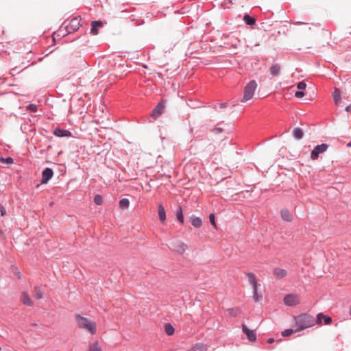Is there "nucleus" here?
I'll return each mask as SVG.
<instances>
[{"mask_svg": "<svg viewBox=\"0 0 351 351\" xmlns=\"http://www.w3.org/2000/svg\"><path fill=\"white\" fill-rule=\"evenodd\" d=\"M315 324V320L313 316L307 313H302L293 317V327L295 328V332L312 327Z\"/></svg>", "mask_w": 351, "mask_h": 351, "instance_id": "obj_1", "label": "nucleus"}, {"mask_svg": "<svg viewBox=\"0 0 351 351\" xmlns=\"http://www.w3.org/2000/svg\"><path fill=\"white\" fill-rule=\"evenodd\" d=\"M75 321L79 328L86 331L92 335L97 333V324L95 322L79 314L75 315Z\"/></svg>", "mask_w": 351, "mask_h": 351, "instance_id": "obj_2", "label": "nucleus"}, {"mask_svg": "<svg viewBox=\"0 0 351 351\" xmlns=\"http://www.w3.org/2000/svg\"><path fill=\"white\" fill-rule=\"evenodd\" d=\"M257 88V83L255 80H251L245 87L242 102H246L251 99Z\"/></svg>", "mask_w": 351, "mask_h": 351, "instance_id": "obj_3", "label": "nucleus"}, {"mask_svg": "<svg viewBox=\"0 0 351 351\" xmlns=\"http://www.w3.org/2000/svg\"><path fill=\"white\" fill-rule=\"evenodd\" d=\"M169 249L179 254H183L188 249V246L179 239H173L169 244Z\"/></svg>", "mask_w": 351, "mask_h": 351, "instance_id": "obj_4", "label": "nucleus"}, {"mask_svg": "<svg viewBox=\"0 0 351 351\" xmlns=\"http://www.w3.org/2000/svg\"><path fill=\"white\" fill-rule=\"evenodd\" d=\"M247 276L248 280L253 289V293H254L253 298H254V301H256V302L261 301L263 298V296L261 293L258 292V289H257L258 283H257V280H256V276L253 273H247Z\"/></svg>", "mask_w": 351, "mask_h": 351, "instance_id": "obj_5", "label": "nucleus"}, {"mask_svg": "<svg viewBox=\"0 0 351 351\" xmlns=\"http://www.w3.org/2000/svg\"><path fill=\"white\" fill-rule=\"evenodd\" d=\"M283 301L286 305L292 306L299 304L300 298L296 293H290L285 296Z\"/></svg>", "mask_w": 351, "mask_h": 351, "instance_id": "obj_6", "label": "nucleus"}, {"mask_svg": "<svg viewBox=\"0 0 351 351\" xmlns=\"http://www.w3.org/2000/svg\"><path fill=\"white\" fill-rule=\"evenodd\" d=\"M328 147V145L326 143H323L322 145H317L311 152V158L312 160H315L318 158L319 155L325 152Z\"/></svg>", "mask_w": 351, "mask_h": 351, "instance_id": "obj_7", "label": "nucleus"}, {"mask_svg": "<svg viewBox=\"0 0 351 351\" xmlns=\"http://www.w3.org/2000/svg\"><path fill=\"white\" fill-rule=\"evenodd\" d=\"M53 175V171L50 168H46L43 170L42 173V184H46L48 181L52 178Z\"/></svg>", "mask_w": 351, "mask_h": 351, "instance_id": "obj_8", "label": "nucleus"}, {"mask_svg": "<svg viewBox=\"0 0 351 351\" xmlns=\"http://www.w3.org/2000/svg\"><path fill=\"white\" fill-rule=\"evenodd\" d=\"M104 23L101 21H95L91 23L90 33L93 35H97L99 34V28L102 27Z\"/></svg>", "mask_w": 351, "mask_h": 351, "instance_id": "obj_9", "label": "nucleus"}, {"mask_svg": "<svg viewBox=\"0 0 351 351\" xmlns=\"http://www.w3.org/2000/svg\"><path fill=\"white\" fill-rule=\"evenodd\" d=\"M272 272L274 278L276 279L283 278L287 275V270L280 267L274 268Z\"/></svg>", "mask_w": 351, "mask_h": 351, "instance_id": "obj_10", "label": "nucleus"}, {"mask_svg": "<svg viewBox=\"0 0 351 351\" xmlns=\"http://www.w3.org/2000/svg\"><path fill=\"white\" fill-rule=\"evenodd\" d=\"M165 104L162 102L159 103L152 112V117L154 119L158 118L164 111Z\"/></svg>", "mask_w": 351, "mask_h": 351, "instance_id": "obj_11", "label": "nucleus"}, {"mask_svg": "<svg viewBox=\"0 0 351 351\" xmlns=\"http://www.w3.org/2000/svg\"><path fill=\"white\" fill-rule=\"evenodd\" d=\"M321 319H324V324L326 325H328L332 322V319L330 317L324 315L323 313H320L317 316V321L315 322V323H317L318 325H322V322L321 321Z\"/></svg>", "mask_w": 351, "mask_h": 351, "instance_id": "obj_12", "label": "nucleus"}, {"mask_svg": "<svg viewBox=\"0 0 351 351\" xmlns=\"http://www.w3.org/2000/svg\"><path fill=\"white\" fill-rule=\"evenodd\" d=\"M53 134L58 137H69L71 136V133L69 130L56 128L54 129Z\"/></svg>", "mask_w": 351, "mask_h": 351, "instance_id": "obj_13", "label": "nucleus"}, {"mask_svg": "<svg viewBox=\"0 0 351 351\" xmlns=\"http://www.w3.org/2000/svg\"><path fill=\"white\" fill-rule=\"evenodd\" d=\"M243 332L247 335L248 339L251 341H255L256 334L253 330H250L245 325L242 326Z\"/></svg>", "mask_w": 351, "mask_h": 351, "instance_id": "obj_14", "label": "nucleus"}, {"mask_svg": "<svg viewBox=\"0 0 351 351\" xmlns=\"http://www.w3.org/2000/svg\"><path fill=\"white\" fill-rule=\"evenodd\" d=\"M207 347L205 344L198 343L190 348L187 351H206Z\"/></svg>", "mask_w": 351, "mask_h": 351, "instance_id": "obj_15", "label": "nucleus"}, {"mask_svg": "<svg viewBox=\"0 0 351 351\" xmlns=\"http://www.w3.org/2000/svg\"><path fill=\"white\" fill-rule=\"evenodd\" d=\"M190 221L191 224L197 228H199L202 223V219L199 217H196L195 215H192L190 217Z\"/></svg>", "mask_w": 351, "mask_h": 351, "instance_id": "obj_16", "label": "nucleus"}, {"mask_svg": "<svg viewBox=\"0 0 351 351\" xmlns=\"http://www.w3.org/2000/svg\"><path fill=\"white\" fill-rule=\"evenodd\" d=\"M281 217L286 221H291L293 217L291 213L287 209H282L281 210Z\"/></svg>", "mask_w": 351, "mask_h": 351, "instance_id": "obj_17", "label": "nucleus"}, {"mask_svg": "<svg viewBox=\"0 0 351 351\" xmlns=\"http://www.w3.org/2000/svg\"><path fill=\"white\" fill-rule=\"evenodd\" d=\"M158 213L160 220L164 222L166 220L165 210L162 204H159L158 207Z\"/></svg>", "mask_w": 351, "mask_h": 351, "instance_id": "obj_18", "label": "nucleus"}, {"mask_svg": "<svg viewBox=\"0 0 351 351\" xmlns=\"http://www.w3.org/2000/svg\"><path fill=\"white\" fill-rule=\"evenodd\" d=\"M80 26V20L77 18L73 19L69 23V27L73 31L77 30Z\"/></svg>", "mask_w": 351, "mask_h": 351, "instance_id": "obj_19", "label": "nucleus"}, {"mask_svg": "<svg viewBox=\"0 0 351 351\" xmlns=\"http://www.w3.org/2000/svg\"><path fill=\"white\" fill-rule=\"evenodd\" d=\"M280 66L276 64H273L270 69H269V71H270V73L274 75V76H277L279 75L280 73Z\"/></svg>", "mask_w": 351, "mask_h": 351, "instance_id": "obj_20", "label": "nucleus"}, {"mask_svg": "<svg viewBox=\"0 0 351 351\" xmlns=\"http://www.w3.org/2000/svg\"><path fill=\"white\" fill-rule=\"evenodd\" d=\"M228 313V315L231 317H237L239 315L241 314V311L239 308H228L227 310Z\"/></svg>", "mask_w": 351, "mask_h": 351, "instance_id": "obj_21", "label": "nucleus"}, {"mask_svg": "<svg viewBox=\"0 0 351 351\" xmlns=\"http://www.w3.org/2000/svg\"><path fill=\"white\" fill-rule=\"evenodd\" d=\"M22 300L24 304L27 306H32L33 302L30 299L29 296L26 292H23L22 294Z\"/></svg>", "mask_w": 351, "mask_h": 351, "instance_id": "obj_22", "label": "nucleus"}, {"mask_svg": "<svg viewBox=\"0 0 351 351\" xmlns=\"http://www.w3.org/2000/svg\"><path fill=\"white\" fill-rule=\"evenodd\" d=\"M333 99L335 104H338L341 100V91L339 88H335L332 94Z\"/></svg>", "mask_w": 351, "mask_h": 351, "instance_id": "obj_23", "label": "nucleus"}, {"mask_svg": "<svg viewBox=\"0 0 351 351\" xmlns=\"http://www.w3.org/2000/svg\"><path fill=\"white\" fill-rule=\"evenodd\" d=\"M293 134L295 138L300 139L302 138L304 133L301 128H298L293 130Z\"/></svg>", "mask_w": 351, "mask_h": 351, "instance_id": "obj_24", "label": "nucleus"}, {"mask_svg": "<svg viewBox=\"0 0 351 351\" xmlns=\"http://www.w3.org/2000/svg\"><path fill=\"white\" fill-rule=\"evenodd\" d=\"M88 351H102L97 341L89 345Z\"/></svg>", "mask_w": 351, "mask_h": 351, "instance_id": "obj_25", "label": "nucleus"}, {"mask_svg": "<svg viewBox=\"0 0 351 351\" xmlns=\"http://www.w3.org/2000/svg\"><path fill=\"white\" fill-rule=\"evenodd\" d=\"M176 217H177V219L181 223H184V215H183V212H182V209L180 206H179L176 210Z\"/></svg>", "mask_w": 351, "mask_h": 351, "instance_id": "obj_26", "label": "nucleus"}, {"mask_svg": "<svg viewBox=\"0 0 351 351\" xmlns=\"http://www.w3.org/2000/svg\"><path fill=\"white\" fill-rule=\"evenodd\" d=\"M130 205V201L127 198H123L119 201V207L122 209L128 208Z\"/></svg>", "mask_w": 351, "mask_h": 351, "instance_id": "obj_27", "label": "nucleus"}, {"mask_svg": "<svg viewBox=\"0 0 351 351\" xmlns=\"http://www.w3.org/2000/svg\"><path fill=\"white\" fill-rule=\"evenodd\" d=\"M244 21L246 23V24L252 25L255 23V19L248 14H245L243 18Z\"/></svg>", "mask_w": 351, "mask_h": 351, "instance_id": "obj_28", "label": "nucleus"}, {"mask_svg": "<svg viewBox=\"0 0 351 351\" xmlns=\"http://www.w3.org/2000/svg\"><path fill=\"white\" fill-rule=\"evenodd\" d=\"M34 297L37 299H41L43 297V292L41 291L40 289L38 287L34 288Z\"/></svg>", "mask_w": 351, "mask_h": 351, "instance_id": "obj_29", "label": "nucleus"}, {"mask_svg": "<svg viewBox=\"0 0 351 351\" xmlns=\"http://www.w3.org/2000/svg\"><path fill=\"white\" fill-rule=\"evenodd\" d=\"M165 332L167 335H171L173 334L174 332V328H173V326L169 324H165Z\"/></svg>", "mask_w": 351, "mask_h": 351, "instance_id": "obj_30", "label": "nucleus"}, {"mask_svg": "<svg viewBox=\"0 0 351 351\" xmlns=\"http://www.w3.org/2000/svg\"><path fill=\"white\" fill-rule=\"evenodd\" d=\"M293 332H295V328L286 329L282 332V337H289V336L291 335Z\"/></svg>", "mask_w": 351, "mask_h": 351, "instance_id": "obj_31", "label": "nucleus"}, {"mask_svg": "<svg viewBox=\"0 0 351 351\" xmlns=\"http://www.w3.org/2000/svg\"><path fill=\"white\" fill-rule=\"evenodd\" d=\"M94 202L97 205H101L103 202L101 196L99 195H96L94 198Z\"/></svg>", "mask_w": 351, "mask_h": 351, "instance_id": "obj_32", "label": "nucleus"}, {"mask_svg": "<svg viewBox=\"0 0 351 351\" xmlns=\"http://www.w3.org/2000/svg\"><path fill=\"white\" fill-rule=\"evenodd\" d=\"M0 161L2 162L3 163L12 164V163H13L14 160H13L12 158L8 157L6 158H1Z\"/></svg>", "mask_w": 351, "mask_h": 351, "instance_id": "obj_33", "label": "nucleus"}, {"mask_svg": "<svg viewBox=\"0 0 351 351\" xmlns=\"http://www.w3.org/2000/svg\"><path fill=\"white\" fill-rule=\"evenodd\" d=\"M209 220H210V223L213 226V227L216 228H217V224H216V222H215V214L214 213L210 214V215H209Z\"/></svg>", "mask_w": 351, "mask_h": 351, "instance_id": "obj_34", "label": "nucleus"}, {"mask_svg": "<svg viewBox=\"0 0 351 351\" xmlns=\"http://www.w3.org/2000/svg\"><path fill=\"white\" fill-rule=\"evenodd\" d=\"M27 109L31 112H36L37 111V106L35 104H29L27 106Z\"/></svg>", "mask_w": 351, "mask_h": 351, "instance_id": "obj_35", "label": "nucleus"}, {"mask_svg": "<svg viewBox=\"0 0 351 351\" xmlns=\"http://www.w3.org/2000/svg\"><path fill=\"white\" fill-rule=\"evenodd\" d=\"M306 87V84L305 82H300L297 85V88L300 90H304L305 89Z\"/></svg>", "mask_w": 351, "mask_h": 351, "instance_id": "obj_36", "label": "nucleus"}, {"mask_svg": "<svg viewBox=\"0 0 351 351\" xmlns=\"http://www.w3.org/2000/svg\"><path fill=\"white\" fill-rule=\"evenodd\" d=\"M304 96V93L302 91H297L295 93V97L297 98H302Z\"/></svg>", "mask_w": 351, "mask_h": 351, "instance_id": "obj_37", "label": "nucleus"}, {"mask_svg": "<svg viewBox=\"0 0 351 351\" xmlns=\"http://www.w3.org/2000/svg\"><path fill=\"white\" fill-rule=\"evenodd\" d=\"M0 213H1V216H2V217L5 215L6 211H5V209L3 206H1L0 208Z\"/></svg>", "mask_w": 351, "mask_h": 351, "instance_id": "obj_38", "label": "nucleus"}, {"mask_svg": "<svg viewBox=\"0 0 351 351\" xmlns=\"http://www.w3.org/2000/svg\"><path fill=\"white\" fill-rule=\"evenodd\" d=\"M351 110V105L350 106H348L346 108V110L347 112H349L350 110Z\"/></svg>", "mask_w": 351, "mask_h": 351, "instance_id": "obj_39", "label": "nucleus"}, {"mask_svg": "<svg viewBox=\"0 0 351 351\" xmlns=\"http://www.w3.org/2000/svg\"><path fill=\"white\" fill-rule=\"evenodd\" d=\"M273 341H274V339H269L268 340V342H269V343H272Z\"/></svg>", "mask_w": 351, "mask_h": 351, "instance_id": "obj_40", "label": "nucleus"}, {"mask_svg": "<svg viewBox=\"0 0 351 351\" xmlns=\"http://www.w3.org/2000/svg\"><path fill=\"white\" fill-rule=\"evenodd\" d=\"M221 106L222 108H224V107H226V104H221Z\"/></svg>", "mask_w": 351, "mask_h": 351, "instance_id": "obj_41", "label": "nucleus"}, {"mask_svg": "<svg viewBox=\"0 0 351 351\" xmlns=\"http://www.w3.org/2000/svg\"><path fill=\"white\" fill-rule=\"evenodd\" d=\"M347 146H348V147H351V142H350L349 143H348Z\"/></svg>", "mask_w": 351, "mask_h": 351, "instance_id": "obj_42", "label": "nucleus"}, {"mask_svg": "<svg viewBox=\"0 0 351 351\" xmlns=\"http://www.w3.org/2000/svg\"><path fill=\"white\" fill-rule=\"evenodd\" d=\"M348 84L350 85V86H351V81L348 82Z\"/></svg>", "mask_w": 351, "mask_h": 351, "instance_id": "obj_43", "label": "nucleus"}, {"mask_svg": "<svg viewBox=\"0 0 351 351\" xmlns=\"http://www.w3.org/2000/svg\"><path fill=\"white\" fill-rule=\"evenodd\" d=\"M234 48H237V46L236 45H234Z\"/></svg>", "mask_w": 351, "mask_h": 351, "instance_id": "obj_44", "label": "nucleus"}, {"mask_svg": "<svg viewBox=\"0 0 351 351\" xmlns=\"http://www.w3.org/2000/svg\"><path fill=\"white\" fill-rule=\"evenodd\" d=\"M1 350V348L0 347V351Z\"/></svg>", "mask_w": 351, "mask_h": 351, "instance_id": "obj_45", "label": "nucleus"}]
</instances>
